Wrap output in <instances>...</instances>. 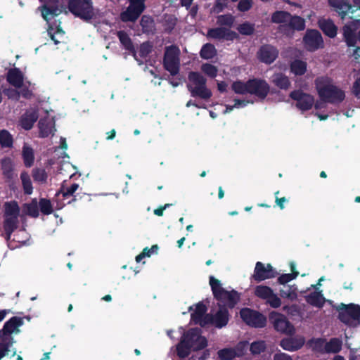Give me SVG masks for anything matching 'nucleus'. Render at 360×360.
<instances>
[{
    "instance_id": "nucleus-1",
    "label": "nucleus",
    "mask_w": 360,
    "mask_h": 360,
    "mask_svg": "<svg viewBox=\"0 0 360 360\" xmlns=\"http://www.w3.org/2000/svg\"><path fill=\"white\" fill-rule=\"evenodd\" d=\"M207 346V340L201 335L200 330L198 328H191L184 332L176 345V355L180 359L188 357L191 351H199L204 349Z\"/></svg>"
},
{
    "instance_id": "nucleus-2",
    "label": "nucleus",
    "mask_w": 360,
    "mask_h": 360,
    "mask_svg": "<svg viewBox=\"0 0 360 360\" xmlns=\"http://www.w3.org/2000/svg\"><path fill=\"white\" fill-rule=\"evenodd\" d=\"M329 82L330 79L326 77H319L315 79L316 89L321 100L331 104L342 103L345 98V91Z\"/></svg>"
},
{
    "instance_id": "nucleus-3",
    "label": "nucleus",
    "mask_w": 360,
    "mask_h": 360,
    "mask_svg": "<svg viewBox=\"0 0 360 360\" xmlns=\"http://www.w3.org/2000/svg\"><path fill=\"white\" fill-rule=\"evenodd\" d=\"M209 280L214 297L223 304L222 307L230 309L234 308L240 300V293L235 290L231 291L225 290L222 287L220 281L213 276H210Z\"/></svg>"
},
{
    "instance_id": "nucleus-4",
    "label": "nucleus",
    "mask_w": 360,
    "mask_h": 360,
    "mask_svg": "<svg viewBox=\"0 0 360 360\" xmlns=\"http://www.w3.org/2000/svg\"><path fill=\"white\" fill-rule=\"evenodd\" d=\"M188 79L189 83L186 86L192 97H199L205 101L212 97V91L207 86V79L200 72H190Z\"/></svg>"
},
{
    "instance_id": "nucleus-5",
    "label": "nucleus",
    "mask_w": 360,
    "mask_h": 360,
    "mask_svg": "<svg viewBox=\"0 0 360 360\" xmlns=\"http://www.w3.org/2000/svg\"><path fill=\"white\" fill-rule=\"evenodd\" d=\"M68 11L76 18L89 22L96 18L93 0H68Z\"/></svg>"
},
{
    "instance_id": "nucleus-6",
    "label": "nucleus",
    "mask_w": 360,
    "mask_h": 360,
    "mask_svg": "<svg viewBox=\"0 0 360 360\" xmlns=\"http://www.w3.org/2000/svg\"><path fill=\"white\" fill-rule=\"evenodd\" d=\"M180 50L175 45H171L165 48L163 67L172 76H175L180 70Z\"/></svg>"
},
{
    "instance_id": "nucleus-7",
    "label": "nucleus",
    "mask_w": 360,
    "mask_h": 360,
    "mask_svg": "<svg viewBox=\"0 0 360 360\" xmlns=\"http://www.w3.org/2000/svg\"><path fill=\"white\" fill-rule=\"evenodd\" d=\"M129 6L120 13L122 22H136L146 9V0H128Z\"/></svg>"
},
{
    "instance_id": "nucleus-8",
    "label": "nucleus",
    "mask_w": 360,
    "mask_h": 360,
    "mask_svg": "<svg viewBox=\"0 0 360 360\" xmlns=\"http://www.w3.org/2000/svg\"><path fill=\"white\" fill-rule=\"evenodd\" d=\"M241 319L249 326L260 328H264L266 323V318L258 311L243 308L240 311Z\"/></svg>"
},
{
    "instance_id": "nucleus-9",
    "label": "nucleus",
    "mask_w": 360,
    "mask_h": 360,
    "mask_svg": "<svg viewBox=\"0 0 360 360\" xmlns=\"http://www.w3.org/2000/svg\"><path fill=\"white\" fill-rule=\"evenodd\" d=\"M338 319L346 325H350L351 320H359L360 305L356 304H340L337 307Z\"/></svg>"
},
{
    "instance_id": "nucleus-10",
    "label": "nucleus",
    "mask_w": 360,
    "mask_h": 360,
    "mask_svg": "<svg viewBox=\"0 0 360 360\" xmlns=\"http://www.w3.org/2000/svg\"><path fill=\"white\" fill-rule=\"evenodd\" d=\"M229 313L226 307H219V310L214 314L205 315L202 325H212L217 328L225 327L229 321Z\"/></svg>"
},
{
    "instance_id": "nucleus-11",
    "label": "nucleus",
    "mask_w": 360,
    "mask_h": 360,
    "mask_svg": "<svg viewBox=\"0 0 360 360\" xmlns=\"http://www.w3.org/2000/svg\"><path fill=\"white\" fill-rule=\"evenodd\" d=\"M269 321L273 324L276 330L289 335L295 333V327L284 315L276 312H271L269 314Z\"/></svg>"
},
{
    "instance_id": "nucleus-12",
    "label": "nucleus",
    "mask_w": 360,
    "mask_h": 360,
    "mask_svg": "<svg viewBox=\"0 0 360 360\" xmlns=\"http://www.w3.org/2000/svg\"><path fill=\"white\" fill-rule=\"evenodd\" d=\"M303 44L305 49L310 52H314L324 46L321 34L317 30L309 29L303 37Z\"/></svg>"
},
{
    "instance_id": "nucleus-13",
    "label": "nucleus",
    "mask_w": 360,
    "mask_h": 360,
    "mask_svg": "<svg viewBox=\"0 0 360 360\" xmlns=\"http://www.w3.org/2000/svg\"><path fill=\"white\" fill-rule=\"evenodd\" d=\"M290 98L296 101V107L301 111H307L314 104V97L302 90H294L290 93Z\"/></svg>"
},
{
    "instance_id": "nucleus-14",
    "label": "nucleus",
    "mask_w": 360,
    "mask_h": 360,
    "mask_svg": "<svg viewBox=\"0 0 360 360\" xmlns=\"http://www.w3.org/2000/svg\"><path fill=\"white\" fill-rule=\"evenodd\" d=\"M248 94L264 99L269 93L270 86L266 80L259 78L248 79Z\"/></svg>"
},
{
    "instance_id": "nucleus-15",
    "label": "nucleus",
    "mask_w": 360,
    "mask_h": 360,
    "mask_svg": "<svg viewBox=\"0 0 360 360\" xmlns=\"http://www.w3.org/2000/svg\"><path fill=\"white\" fill-rule=\"evenodd\" d=\"M277 274L278 273L270 264L265 266L262 262H257L252 278L257 282H261L266 279L274 278Z\"/></svg>"
},
{
    "instance_id": "nucleus-16",
    "label": "nucleus",
    "mask_w": 360,
    "mask_h": 360,
    "mask_svg": "<svg viewBox=\"0 0 360 360\" xmlns=\"http://www.w3.org/2000/svg\"><path fill=\"white\" fill-rule=\"evenodd\" d=\"M278 53V49L274 46L263 44L257 52V58L260 62L270 65L276 60Z\"/></svg>"
},
{
    "instance_id": "nucleus-17",
    "label": "nucleus",
    "mask_w": 360,
    "mask_h": 360,
    "mask_svg": "<svg viewBox=\"0 0 360 360\" xmlns=\"http://www.w3.org/2000/svg\"><path fill=\"white\" fill-rule=\"evenodd\" d=\"M23 324V319L21 317L13 316L8 320L0 330V339L7 338L13 343V338L11 334L15 331L18 332V328Z\"/></svg>"
},
{
    "instance_id": "nucleus-18",
    "label": "nucleus",
    "mask_w": 360,
    "mask_h": 360,
    "mask_svg": "<svg viewBox=\"0 0 360 360\" xmlns=\"http://www.w3.org/2000/svg\"><path fill=\"white\" fill-rule=\"evenodd\" d=\"M207 37L217 40L233 41L238 37V34L225 27L210 28L207 30Z\"/></svg>"
},
{
    "instance_id": "nucleus-19",
    "label": "nucleus",
    "mask_w": 360,
    "mask_h": 360,
    "mask_svg": "<svg viewBox=\"0 0 360 360\" xmlns=\"http://www.w3.org/2000/svg\"><path fill=\"white\" fill-rule=\"evenodd\" d=\"M305 339L302 336H294L283 338L280 342V346L285 350L297 351L304 345Z\"/></svg>"
},
{
    "instance_id": "nucleus-20",
    "label": "nucleus",
    "mask_w": 360,
    "mask_h": 360,
    "mask_svg": "<svg viewBox=\"0 0 360 360\" xmlns=\"http://www.w3.org/2000/svg\"><path fill=\"white\" fill-rule=\"evenodd\" d=\"M318 26L323 33L328 37L333 39L338 34V26L330 18H321L318 20Z\"/></svg>"
},
{
    "instance_id": "nucleus-21",
    "label": "nucleus",
    "mask_w": 360,
    "mask_h": 360,
    "mask_svg": "<svg viewBox=\"0 0 360 360\" xmlns=\"http://www.w3.org/2000/svg\"><path fill=\"white\" fill-rule=\"evenodd\" d=\"M58 0H49L48 2L41 6V15L46 21L58 15L61 10L58 7Z\"/></svg>"
},
{
    "instance_id": "nucleus-22",
    "label": "nucleus",
    "mask_w": 360,
    "mask_h": 360,
    "mask_svg": "<svg viewBox=\"0 0 360 360\" xmlns=\"http://www.w3.org/2000/svg\"><path fill=\"white\" fill-rule=\"evenodd\" d=\"M7 82L15 88H21L23 85L24 77L19 68L10 69L6 75Z\"/></svg>"
},
{
    "instance_id": "nucleus-23",
    "label": "nucleus",
    "mask_w": 360,
    "mask_h": 360,
    "mask_svg": "<svg viewBox=\"0 0 360 360\" xmlns=\"http://www.w3.org/2000/svg\"><path fill=\"white\" fill-rule=\"evenodd\" d=\"M207 311V306L202 302H200L195 305L194 311L191 314V320L196 324H199L202 327L206 326L202 325L206 312Z\"/></svg>"
},
{
    "instance_id": "nucleus-24",
    "label": "nucleus",
    "mask_w": 360,
    "mask_h": 360,
    "mask_svg": "<svg viewBox=\"0 0 360 360\" xmlns=\"http://www.w3.org/2000/svg\"><path fill=\"white\" fill-rule=\"evenodd\" d=\"M288 28L297 31L304 30L305 29V20L300 16L291 15L288 23L280 26L281 30H285Z\"/></svg>"
},
{
    "instance_id": "nucleus-25",
    "label": "nucleus",
    "mask_w": 360,
    "mask_h": 360,
    "mask_svg": "<svg viewBox=\"0 0 360 360\" xmlns=\"http://www.w3.org/2000/svg\"><path fill=\"white\" fill-rule=\"evenodd\" d=\"M329 5L334 8L335 12L338 13L341 19H345L352 6L344 0H330L328 1Z\"/></svg>"
},
{
    "instance_id": "nucleus-26",
    "label": "nucleus",
    "mask_w": 360,
    "mask_h": 360,
    "mask_svg": "<svg viewBox=\"0 0 360 360\" xmlns=\"http://www.w3.org/2000/svg\"><path fill=\"white\" fill-rule=\"evenodd\" d=\"M245 345L244 342H239L236 349L233 348H224L217 352L218 357L221 360H232L236 356H240L241 354L236 352V350H242L243 347Z\"/></svg>"
},
{
    "instance_id": "nucleus-27",
    "label": "nucleus",
    "mask_w": 360,
    "mask_h": 360,
    "mask_svg": "<svg viewBox=\"0 0 360 360\" xmlns=\"http://www.w3.org/2000/svg\"><path fill=\"white\" fill-rule=\"evenodd\" d=\"M117 36L124 49L131 53L134 58L137 60L135 47L129 34L124 30H120L117 32Z\"/></svg>"
},
{
    "instance_id": "nucleus-28",
    "label": "nucleus",
    "mask_w": 360,
    "mask_h": 360,
    "mask_svg": "<svg viewBox=\"0 0 360 360\" xmlns=\"http://www.w3.org/2000/svg\"><path fill=\"white\" fill-rule=\"evenodd\" d=\"M271 82L276 86L283 90H288L291 85L288 77L282 72L274 73L271 77Z\"/></svg>"
},
{
    "instance_id": "nucleus-29",
    "label": "nucleus",
    "mask_w": 360,
    "mask_h": 360,
    "mask_svg": "<svg viewBox=\"0 0 360 360\" xmlns=\"http://www.w3.org/2000/svg\"><path fill=\"white\" fill-rule=\"evenodd\" d=\"M344 40L349 47H353L357 41V36L350 25H345L342 27Z\"/></svg>"
},
{
    "instance_id": "nucleus-30",
    "label": "nucleus",
    "mask_w": 360,
    "mask_h": 360,
    "mask_svg": "<svg viewBox=\"0 0 360 360\" xmlns=\"http://www.w3.org/2000/svg\"><path fill=\"white\" fill-rule=\"evenodd\" d=\"M79 184L74 183L69 187H65L64 184L61 186V188L59 191H58L56 194V197H59L60 195H62L64 200L69 198L70 197L72 196L73 198L70 200H68L67 203H71L72 201H75L76 200L75 195H74V193L75 191L78 189Z\"/></svg>"
},
{
    "instance_id": "nucleus-31",
    "label": "nucleus",
    "mask_w": 360,
    "mask_h": 360,
    "mask_svg": "<svg viewBox=\"0 0 360 360\" xmlns=\"http://www.w3.org/2000/svg\"><path fill=\"white\" fill-rule=\"evenodd\" d=\"M306 302L313 307L321 308L325 303V298L321 292L314 291L305 296Z\"/></svg>"
},
{
    "instance_id": "nucleus-32",
    "label": "nucleus",
    "mask_w": 360,
    "mask_h": 360,
    "mask_svg": "<svg viewBox=\"0 0 360 360\" xmlns=\"http://www.w3.org/2000/svg\"><path fill=\"white\" fill-rule=\"evenodd\" d=\"M307 64L305 61L295 59L290 63V70L295 75L302 76L307 72Z\"/></svg>"
},
{
    "instance_id": "nucleus-33",
    "label": "nucleus",
    "mask_w": 360,
    "mask_h": 360,
    "mask_svg": "<svg viewBox=\"0 0 360 360\" xmlns=\"http://www.w3.org/2000/svg\"><path fill=\"white\" fill-rule=\"evenodd\" d=\"M38 125L41 137H48L52 133L53 123L49 118L40 119Z\"/></svg>"
},
{
    "instance_id": "nucleus-34",
    "label": "nucleus",
    "mask_w": 360,
    "mask_h": 360,
    "mask_svg": "<svg viewBox=\"0 0 360 360\" xmlns=\"http://www.w3.org/2000/svg\"><path fill=\"white\" fill-rule=\"evenodd\" d=\"M38 120V113L36 111L26 112L22 117L21 124L25 130H30L32 128L34 124Z\"/></svg>"
},
{
    "instance_id": "nucleus-35",
    "label": "nucleus",
    "mask_w": 360,
    "mask_h": 360,
    "mask_svg": "<svg viewBox=\"0 0 360 360\" xmlns=\"http://www.w3.org/2000/svg\"><path fill=\"white\" fill-rule=\"evenodd\" d=\"M342 349V341L337 338H331L328 342L325 343L324 352L326 353H338Z\"/></svg>"
},
{
    "instance_id": "nucleus-36",
    "label": "nucleus",
    "mask_w": 360,
    "mask_h": 360,
    "mask_svg": "<svg viewBox=\"0 0 360 360\" xmlns=\"http://www.w3.org/2000/svg\"><path fill=\"white\" fill-rule=\"evenodd\" d=\"M22 157L23 163L26 167H31L34 162V155L33 149L25 145L22 147Z\"/></svg>"
},
{
    "instance_id": "nucleus-37",
    "label": "nucleus",
    "mask_w": 360,
    "mask_h": 360,
    "mask_svg": "<svg viewBox=\"0 0 360 360\" xmlns=\"http://www.w3.org/2000/svg\"><path fill=\"white\" fill-rule=\"evenodd\" d=\"M216 55L217 49L215 46L210 43L204 44L200 51V57L205 60L212 59Z\"/></svg>"
},
{
    "instance_id": "nucleus-38",
    "label": "nucleus",
    "mask_w": 360,
    "mask_h": 360,
    "mask_svg": "<svg viewBox=\"0 0 360 360\" xmlns=\"http://www.w3.org/2000/svg\"><path fill=\"white\" fill-rule=\"evenodd\" d=\"M235 22V17L230 14L219 15L217 17V24L219 27H225L231 30Z\"/></svg>"
},
{
    "instance_id": "nucleus-39",
    "label": "nucleus",
    "mask_w": 360,
    "mask_h": 360,
    "mask_svg": "<svg viewBox=\"0 0 360 360\" xmlns=\"http://www.w3.org/2000/svg\"><path fill=\"white\" fill-rule=\"evenodd\" d=\"M0 146L2 148H11L13 146V136L6 129L0 131Z\"/></svg>"
},
{
    "instance_id": "nucleus-40",
    "label": "nucleus",
    "mask_w": 360,
    "mask_h": 360,
    "mask_svg": "<svg viewBox=\"0 0 360 360\" xmlns=\"http://www.w3.org/2000/svg\"><path fill=\"white\" fill-rule=\"evenodd\" d=\"M19 212L20 208L17 202L12 201L5 204V217L18 218Z\"/></svg>"
},
{
    "instance_id": "nucleus-41",
    "label": "nucleus",
    "mask_w": 360,
    "mask_h": 360,
    "mask_svg": "<svg viewBox=\"0 0 360 360\" xmlns=\"http://www.w3.org/2000/svg\"><path fill=\"white\" fill-rule=\"evenodd\" d=\"M290 17H291V14L289 12L277 11L273 13L271 22L274 23H285L288 22Z\"/></svg>"
},
{
    "instance_id": "nucleus-42",
    "label": "nucleus",
    "mask_w": 360,
    "mask_h": 360,
    "mask_svg": "<svg viewBox=\"0 0 360 360\" xmlns=\"http://www.w3.org/2000/svg\"><path fill=\"white\" fill-rule=\"evenodd\" d=\"M18 218L5 217L4 221V229L5 232L13 233V232L18 228Z\"/></svg>"
},
{
    "instance_id": "nucleus-43",
    "label": "nucleus",
    "mask_w": 360,
    "mask_h": 360,
    "mask_svg": "<svg viewBox=\"0 0 360 360\" xmlns=\"http://www.w3.org/2000/svg\"><path fill=\"white\" fill-rule=\"evenodd\" d=\"M236 29L240 34L246 36L253 34L255 30V24L248 21L239 24Z\"/></svg>"
},
{
    "instance_id": "nucleus-44",
    "label": "nucleus",
    "mask_w": 360,
    "mask_h": 360,
    "mask_svg": "<svg viewBox=\"0 0 360 360\" xmlns=\"http://www.w3.org/2000/svg\"><path fill=\"white\" fill-rule=\"evenodd\" d=\"M273 290L266 285H257L255 289V295L261 299L267 300L273 293Z\"/></svg>"
},
{
    "instance_id": "nucleus-45",
    "label": "nucleus",
    "mask_w": 360,
    "mask_h": 360,
    "mask_svg": "<svg viewBox=\"0 0 360 360\" xmlns=\"http://www.w3.org/2000/svg\"><path fill=\"white\" fill-rule=\"evenodd\" d=\"M1 169L4 176L11 179L13 176V168L12 162L10 158H5L1 161Z\"/></svg>"
},
{
    "instance_id": "nucleus-46",
    "label": "nucleus",
    "mask_w": 360,
    "mask_h": 360,
    "mask_svg": "<svg viewBox=\"0 0 360 360\" xmlns=\"http://www.w3.org/2000/svg\"><path fill=\"white\" fill-rule=\"evenodd\" d=\"M248 80L245 82L240 80L233 82L231 84L232 90L238 94H248Z\"/></svg>"
},
{
    "instance_id": "nucleus-47",
    "label": "nucleus",
    "mask_w": 360,
    "mask_h": 360,
    "mask_svg": "<svg viewBox=\"0 0 360 360\" xmlns=\"http://www.w3.org/2000/svg\"><path fill=\"white\" fill-rule=\"evenodd\" d=\"M20 179L24 190V193L27 195H30L33 191L32 184L30 177L26 172H22L20 174Z\"/></svg>"
},
{
    "instance_id": "nucleus-48",
    "label": "nucleus",
    "mask_w": 360,
    "mask_h": 360,
    "mask_svg": "<svg viewBox=\"0 0 360 360\" xmlns=\"http://www.w3.org/2000/svg\"><path fill=\"white\" fill-rule=\"evenodd\" d=\"M32 178L34 181L44 184L46 181L47 174L44 169L34 168L32 172Z\"/></svg>"
},
{
    "instance_id": "nucleus-49",
    "label": "nucleus",
    "mask_w": 360,
    "mask_h": 360,
    "mask_svg": "<svg viewBox=\"0 0 360 360\" xmlns=\"http://www.w3.org/2000/svg\"><path fill=\"white\" fill-rule=\"evenodd\" d=\"M202 72L211 78H215L218 73L217 68L210 63H203L201 65Z\"/></svg>"
},
{
    "instance_id": "nucleus-50",
    "label": "nucleus",
    "mask_w": 360,
    "mask_h": 360,
    "mask_svg": "<svg viewBox=\"0 0 360 360\" xmlns=\"http://www.w3.org/2000/svg\"><path fill=\"white\" fill-rule=\"evenodd\" d=\"M39 207L41 213L45 215L51 214L53 212L51 202L46 198H41L39 200Z\"/></svg>"
},
{
    "instance_id": "nucleus-51",
    "label": "nucleus",
    "mask_w": 360,
    "mask_h": 360,
    "mask_svg": "<svg viewBox=\"0 0 360 360\" xmlns=\"http://www.w3.org/2000/svg\"><path fill=\"white\" fill-rule=\"evenodd\" d=\"M13 344L9 339H0V360L8 354Z\"/></svg>"
},
{
    "instance_id": "nucleus-52",
    "label": "nucleus",
    "mask_w": 360,
    "mask_h": 360,
    "mask_svg": "<svg viewBox=\"0 0 360 360\" xmlns=\"http://www.w3.org/2000/svg\"><path fill=\"white\" fill-rule=\"evenodd\" d=\"M47 32L50 38L56 45L60 44V41L56 39V35L60 34L61 36H63L65 34V32L60 26H58L56 29H54L51 25H50L48 28Z\"/></svg>"
},
{
    "instance_id": "nucleus-53",
    "label": "nucleus",
    "mask_w": 360,
    "mask_h": 360,
    "mask_svg": "<svg viewBox=\"0 0 360 360\" xmlns=\"http://www.w3.org/2000/svg\"><path fill=\"white\" fill-rule=\"evenodd\" d=\"M153 51V44L150 41H145L140 45L139 54L142 58H146Z\"/></svg>"
},
{
    "instance_id": "nucleus-54",
    "label": "nucleus",
    "mask_w": 360,
    "mask_h": 360,
    "mask_svg": "<svg viewBox=\"0 0 360 360\" xmlns=\"http://www.w3.org/2000/svg\"><path fill=\"white\" fill-rule=\"evenodd\" d=\"M27 213L34 218L39 217V207L36 200H33L31 203L27 205Z\"/></svg>"
},
{
    "instance_id": "nucleus-55",
    "label": "nucleus",
    "mask_w": 360,
    "mask_h": 360,
    "mask_svg": "<svg viewBox=\"0 0 360 360\" xmlns=\"http://www.w3.org/2000/svg\"><path fill=\"white\" fill-rule=\"evenodd\" d=\"M265 349L264 342L255 341L250 345V350L254 354H259Z\"/></svg>"
},
{
    "instance_id": "nucleus-56",
    "label": "nucleus",
    "mask_w": 360,
    "mask_h": 360,
    "mask_svg": "<svg viewBox=\"0 0 360 360\" xmlns=\"http://www.w3.org/2000/svg\"><path fill=\"white\" fill-rule=\"evenodd\" d=\"M298 275H299V272L282 274L278 278V282L280 284L284 285V284L291 281L292 280L296 278Z\"/></svg>"
},
{
    "instance_id": "nucleus-57",
    "label": "nucleus",
    "mask_w": 360,
    "mask_h": 360,
    "mask_svg": "<svg viewBox=\"0 0 360 360\" xmlns=\"http://www.w3.org/2000/svg\"><path fill=\"white\" fill-rule=\"evenodd\" d=\"M3 93L5 96L8 97L9 99L18 101L20 98V92L15 89L12 88H7L3 90Z\"/></svg>"
},
{
    "instance_id": "nucleus-58",
    "label": "nucleus",
    "mask_w": 360,
    "mask_h": 360,
    "mask_svg": "<svg viewBox=\"0 0 360 360\" xmlns=\"http://www.w3.org/2000/svg\"><path fill=\"white\" fill-rule=\"evenodd\" d=\"M280 295L283 298H290L294 300L297 297L295 290H292L291 287H288L287 290L282 289L280 290Z\"/></svg>"
},
{
    "instance_id": "nucleus-59",
    "label": "nucleus",
    "mask_w": 360,
    "mask_h": 360,
    "mask_svg": "<svg viewBox=\"0 0 360 360\" xmlns=\"http://www.w3.org/2000/svg\"><path fill=\"white\" fill-rule=\"evenodd\" d=\"M266 302L273 308H278L281 305V299L274 292L266 300Z\"/></svg>"
},
{
    "instance_id": "nucleus-60",
    "label": "nucleus",
    "mask_w": 360,
    "mask_h": 360,
    "mask_svg": "<svg viewBox=\"0 0 360 360\" xmlns=\"http://www.w3.org/2000/svg\"><path fill=\"white\" fill-rule=\"evenodd\" d=\"M238 9L240 11L245 12L249 11L252 7L251 0H240L238 4Z\"/></svg>"
},
{
    "instance_id": "nucleus-61",
    "label": "nucleus",
    "mask_w": 360,
    "mask_h": 360,
    "mask_svg": "<svg viewBox=\"0 0 360 360\" xmlns=\"http://www.w3.org/2000/svg\"><path fill=\"white\" fill-rule=\"evenodd\" d=\"M228 4V0H216L214 4V10L216 12H221Z\"/></svg>"
},
{
    "instance_id": "nucleus-62",
    "label": "nucleus",
    "mask_w": 360,
    "mask_h": 360,
    "mask_svg": "<svg viewBox=\"0 0 360 360\" xmlns=\"http://www.w3.org/2000/svg\"><path fill=\"white\" fill-rule=\"evenodd\" d=\"M352 92L357 98H360V77L357 78L353 84Z\"/></svg>"
},
{
    "instance_id": "nucleus-63",
    "label": "nucleus",
    "mask_w": 360,
    "mask_h": 360,
    "mask_svg": "<svg viewBox=\"0 0 360 360\" xmlns=\"http://www.w3.org/2000/svg\"><path fill=\"white\" fill-rule=\"evenodd\" d=\"M325 340L318 338L314 342V349L321 353H326L324 352Z\"/></svg>"
},
{
    "instance_id": "nucleus-64",
    "label": "nucleus",
    "mask_w": 360,
    "mask_h": 360,
    "mask_svg": "<svg viewBox=\"0 0 360 360\" xmlns=\"http://www.w3.org/2000/svg\"><path fill=\"white\" fill-rule=\"evenodd\" d=\"M274 360H292L290 356L285 353L276 354L274 356Z\"/></svg>"
}]
</instances>
